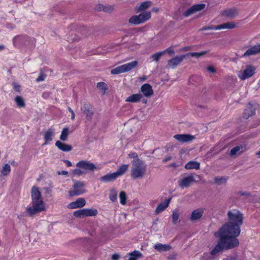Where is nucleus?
Listing matches in <instances>:
<instances>
[{
    "label": "nucleus",
    "mask_w": 260,
    "mask_h": 260,
    "mask_svg": "<svg viewBox=\"0 0 260 260\" xmlns=\"http://www.w3.org/2000/svg\"><path fill=\"white\" fill-rule=\"evenodd\" d=\"M228 222L214 234L219 240L210 252L212 255H216L224 249H232L239 245L237 237L240 233L243 215L238 210L232 209L228 211Z\"/></svg>",
    "instance_id": "nucleus-1"
},
{
    "label": "nucleus",
    "mask_w": 260,
    "mask_h": 260,
    "mask_svg": "<svg viewBox=\"0 0 260 260\" xmlns=\"http://www.w3.org/2000/svg\"><path fill=\"white\" fill-rule=\"evenodd\" d=\"M147 172L146 163L140 159H133L131 169V176L134 179H141L145 176Z\"/></svg>",
    "instance_id": "nucleus-2"
},
{
    "label": "nucleus",
    "mask_w": 260,
    "mask_h": 260,
    "mask_svg": "<svg viewBox=\"0 0 260 260\" xmlns=\"http://www.w3.org/2000/svg\"><path fill=\"white\" fill-rule=\"evenodd\" d=\"M77 169L72 171L75 175L80 176L85 174L88 171H93L96 169L95 165L87 160H81L76 164Z\"/></svg>",
    "instance_id": "nucleus-3"
},
{
    "label": "nucleus",
    "mask_w": 260,
    "mask_h": 260,
    "mask_svg": "<svg viewBox=\"0 0 260 260\" xmlns=\"http://www.w3.org/2000/svg\"><path fill=\"white\" fill-rule=\"evenodd\" d=\"M32 206L27 208V212L30 215H34L37 213L41 212L45 210V204L42 200L32 201Z\"/></svg>",
    "instance_id": "nucleus-4"
},
{
    "label": "nucleus",
    "mask_w": 260,
    "mask_h": 260,
    "mask_svg": "<svg viewBox=\"0 0 260 260\" xmlns=\"http://www.w3.org/2000/svg\"><path fill=\"white\" fill-rule=\"evenodd\" d=\"M86 192L85 183L83 182L74 181V184L69 191L70 197L81 195Z\"/></svg>",
    "instance_id": "nucleus-5"
},
{
    "label": "nucleus",
    "mask_w": 260,
    "mask_h": 260,
    "mask_svg": "<svg viewBox=\"0 0 260 260\" xmlns=\"http://www.w3.org/2000/svg\"><path fill=\"white\" fill-rule=\"evenodd\" d=\"M138 64V62L135 60L112 69L111 73L112 74L116 75L127 72L136 68Z\"/></svg>",
    "instance_id": "nucleus-6"
},
{
    "label": "nucleus",
    "mask_w": 260,
    "mask_h": 260,
    "mask_svg": "<svg viewBox=\"0 0 260 260\" xmlns=\"http://www.w3.org/2000/svg\"><path fill=\"white\" fill-rule=\"evenodd\" d=\"M256 68L252 65H247L243 71H240L238 74V77L242 80H245L252 76L255 73Z\"/></svg>",
    "instance_id": "nucleus-7"
},
{
    "label": "nucleus",
    "mask_w": 260,
    "mask_h": 260,
    "mask_svg": "<svg viewBox=\"0 0 260 260\" xmlns=\"http://www.w3.org/2000/svg\"><path fill=\"white\" fill-rule=\"evenodd\" d=\"M194 181V176L193 175L191 174L182 177L178 181V184L182 189H184L189 187Z\"/></svg>",
    "instance_id": "nucleus-8"
},
{
    "label": "nucleus",
    "mask_w": 260,
    "mask_h": 260,
    "mask_svg": "<svg viewBox=\"0 0 260 260\" xmlns=\"http://www.w3.org/2000/svg\"><path fill=\"white\" fill-rule=\"evenodd\" d=\"M185 58H186L185 54L176 56L168 61L167 67L168 69H174L179 65Z\"/></svg>",
    "instance_id": "nucleus-9"
},
{
    "label": "nucleus",
    "mask_w": 260,
    "mask_h": 260,
    "mask_svg": "<svg viewBox=\"0 0 260 260\" xmlns=\"http://www.w3.org/2000/svg\"><path fill=\"white\" fill-rule=\"evenodd\" d=\"M205 7V5L204 4H200L194 5L188 9L184 13V15L185 17H188L193 14L199 12L203 9H204Z\"/></svg>",
    "instance_id": "nucleus-10"
},
{
    "label": "nucleus",
    "mask_w": 260,
    "mask_h": 260,
    "mask_svg": "<svg viewBox=\"0 0 260 260\" xmlns=\"http://www.w3.org/2000/svg\"><path fill=\"white\" fill-rule=\"evenodd\" d=\"M236 25L234 22H228L217 26H213L212 27H207L205 28V29L219 30L222 29H232L236 27Z\"/></svg>",
    "instance_id": "nucleus-11"
},
{
    "label": "nucleus",
    "mask_w": 260,
    "mask_h": 260,
    "mask_svg": "<svg viewBox=\"0 0 260 260\" xmlns=\"http://www.w3.org/2000/svg\"><path fill=\"white\" fill-rule=\"evenodd\" d=\"M140 91L143 93V96L146 98H150L154 94L152 86L148 83L142 85L140 88Z\"/></svg>",
    "instance_id": "nucleus-12"
},
{
    "label": "nucleus",
    "mask_w": 260,
    "mask_h": 260,
    "mask_svg": "<svg viewBox=\"0 0 260 260\" xmlns=\"http://www.w3.org/2000/svg\"><path fill=\"white\" fill-rule=\"evenodd\" d=\"M55 135V129L53 127L48 129L44 133L45 142L44 145L48 144L52 140Z\"/></svg>",
    "instance_id": "nucleus-13"
},
{
    "label": "nucleus",
    "mask_w": 260,
    "mask_h": 260,
    "mask_svg": "<svg viewBox=\"0 0 260 260\" xmlns=\"http://www.w3.org/2000/svg\"><path fill=\"white\" fill-rule=\"evenodd\" d=\"M81 111L86 115V119L87 121H90L93 115L91 106L87 103H84L81 107Z\"/></svg>",
    "instance_id": "nucleus-14"
},
{
    "label": "nucleus",
    "mask_w": 260,
    "mask_h": 260,
    "mask_svg": "<svg viewBox=\"0 0 260 260\" xmlns=\"http://www.w3.org/2000/svg\"><path fill=\"white\" fill-rule=\"evenodd\" d=\"M86 201L84 198H79L76 201L72 202L68 205V208L70 209L79 208L85 205Z\"/></svg>",
    "instance_id": "nucleus-15"
},
{
    "label": "nucleus",
    "mask_w": 260,
    "mask_h": 260,
    "mask_svg": "<svg viewBox=\"0 0 260 260\" xmlns=\"http://www.w3.org/2000/svg\"><path fill=\"white\" fill-rule=\"evenodd\" d=\"M174 138L181 143L190 142L194 139L193 136L187 134L176 135Z\"/></svg>",
    "instance_id": "nucleus-16"
},
{
    "label": "nucleus",
    "mask_w": 260,
    "mask_h": 260,
    "mask_svg": "<svg viewBox=\"0 0 260 260\" xmlns=\"http://www.w3.org/2000/svg\"><path fill=\"white\" fill-rule=\"evenodd\" d=\"M171 201V199H168L165 200L163 202L158 204L156 208L155 209V212L156 214H158L164 211L169 205Z\"/></svg>",
    "instance_id": "nucleus-17"
},
{
    "label": "nucleus",
    "mask_w": 260,
    "mask_h": 260,
    "mask_svg": "<svg viewBox=\"0 0 260 260\" xmlns=\"http://www.w3.org/2000/svg\"><path fill=\"white\" fill-rule=\"evenodd\" d=\"M204 209L203 208H199L193 210L190 216V220L192 221L199 219L203 216Z\"/></svg>",
    "instance_id": "nucleus-18"
},
{
    "label": "nucleus",
    "mask_w": 260,
    "mask_h": 260,
    "mask_svg": "<svg viewBox=\"0 0 260 260\" xmlns=\"http://www.w3.org/2000/svg\"><path fill=\"white\" fill-rule=\"evenodd\" d=\"M260 52V45H255L248 49L243 55V57L256 54Z\"/></svg>",
    "instance_id": "nucleus-19"
},
{
    "label": "nucleus",
    "mask_w": 260,
    "mask_h": 260,
    "mask_svg": "<svg viewBox=\"0 0 260 260\" xmlns=\"http://www.w3.org/2000/svg\"><path fill=\"white\" fill-rule=\"evenodd\" d=\"M117 176L115 172L109 173L100 178V180L103 182H109L115 180Z\"/></svg>",
    "instance_id": "nucleus-20"
},
{
    "label": "nucleus",
    "mask_w": 260,
    "mask_h": 260,
    "mask_svg": "<svg viewBox=\"0 0 260 260\" xmlns=\"http://www.w3.org/2000/svg\"><path fill=\"white\" fill-rule=\"evenodd\" d=\"M31 196L32 201L42 199L41 192L39 190V188L36 186H33L32 187Z\"/></svg>",
    "instance_id": "nucleus-21"
},
{
    "label": "nucleus",
    "mask_w": 260,
    "mask_h": 260,
    "mask_svg": "<svg viewBox=\"0 0 260 260\" xmlns=\"http://www.w3.org/2000/svg\"><path fill=\"white\" fill-rule=\"evenodd\" d=\"M143 98V95L140 93L133 94L128 96L125 102L129 103H138Z\"/></svg>",
    "instance_id": "nucleus-22"
},
{
    "label": "nucleus",
    "mask_w": 260,
    "mask_h": 260,
    "mask_svg": "<svg viewBox=\"0 0 260 260\" xmlns=\"http://www.w3.org/2000/svg\"><path fill=\"white\" fill-rule=\"evenodd\" d=\"M255 109L251 104H249L243 113V117L245 119H248L250 116L254 114Z\"/></svg>",
    "instance_id": "nucleus-23"
},
{
    "label": "nucleus",
    "mask_w": 260,
    "mask_h": 260,
    "mask_svg": "<svg viewBox=\"0 0 260 260\" xmlns=\"http://www.w3.org/2000/svg\"><path fill=\"white\" fill-rule=\"evenodd\" d=\"M55 146L60 150L63 151H70L72 150L71 146L64 144L59 141H57L55 143Z\"/></svg>",
    "instance_id": "nucleus-24"
},
{
    "label": "nucleus",
    "mask_w": 260,
    "mask_h": 260,
    "mask_svg": "<svg viewBox=\"0 0 260 260\" xmlns=\"http://www.w3.org/2000/svg\"><path fill=\"white\" fill-rule=\"evenodd\" d=\"M154 248L159 252L167 251L171 249L169 245L156 243L154 245Z\"/></svg>",
    "instance_id": "nucleus-25"
},
{
    "label": "nucleus",
    "mask_w": 260,
    "mask_h": 260,
    "mask_svg": "<svg viewBox=\"0 0 260 260\" xmlns=\"http://www.w3.org/2000/svg\"><path fill=\"white\" fill-rule=\"evenodd\" d=\"M244 150V147L241 146H237L231 149L230 152V155L231 156L239 155L242 152H243Z\"/></svg>",
    "instance_id": "nucleus-26"
},
{
    "label": "nucleus",
    "mask_w": 260,
    "mask_h": 260,
    "mask_svg": "<svg viewBox=\"0 0 260 260\" xmlns=\"http://www.w3.org/2000/svg\"><path fill=\"white\" fill-rule=\"evenodd\" d=\"M129 167V165H121L115 173L117 177H119L123 175L127 171Z\"/></svg>",
    "instance_id": "nucleus-27"
},
{
    "label": "nucleus",
    "mask_w": 260,
    "mask_h": 260,
    "mask_svg": "<svg viewBox=\"0 0 260 260\" xmlns=\"http://www.w3.org/2000/svg\"><path fill=\"white\" fill-rule=\"evenodd\" d=\"M185 168L186 169L198 170L200 169V163L194 161H189L185 165Z\"/></svg>",
    "instance_id": "nucleus-28"
},
{
    "label": "nucleus",
    "mask_w": 260,
    "mask_h": 260,
    "mask_svg": "<svg viewBox=\"0 0 260 260\" xmlns=\"http://www.w3.org/2000/svg\"><path fill=\"white\" fill-rule=\"evenodd\" d=\"M142 257V254L139 251L135 250L128 254V260H137Z\"/></svg>",
    "instance_id": "nucleus-29"
},
{
    "label": "nucleus",
    "mask_w": 260,
    "mask_h": 260,
    "mask_svg": "<svg viewBox=\"0 0 260 260\" xmlns=\"http://www.w3.org/2000/svg\"><path fill=\"white\" fill-rule=\"evenodd\" d=\"M25 37L21 36H16L13 39V44L15 46H19L24 43Z\"/></svg>",
    "instance_id": "nucleus-30"
},
{
    "label": "nucleus",
    "mask_w": 260,
    "mask_h": 260,
    "mask_svg": "<svg viewBox=\"0 0 260 260\" xmlns=\"http://www.w3.org/2000/svg\"><path fill=\"white\" fill-rule=\"evenodd\" d=\"M84 216H95L98 214V210L96 209H83Z\"/></svg>",
    "instance_id": "nucleus-31"
},
{
    "label": "nucleus",
    "mask_w": 260,
    "mask_h": 260,
    "mask_svg": "<svg viewBox=\"0 0 260 260\" xmlns=\"http://www.w3.org/2000/svg\"><path fill=\"white\" fill-rule=\"evenodd\" d=\"M141 23L149 20L151 18V13L150 12H145L139 15Z\"/></svg>",
    "instance_id": "nucleus-32"
},
{
    "label": "nucleus",
    "mask_w": 260,
    "mask_h": 260,
    "mask_svg": "<svg viewBox=\"0 0 260 260\" xmlns=\"http://www.w3.org/2000/svg\"><path fill=\"white\" fill-rule=\"evenodd\" d=\"M109 199L112 202L117 201V191L115 188H112L109 191Z\"/></svg>",
    "instance_id": "nucleus-33"
},
{
    "label": "nucleus",
    "mask_w": 260,
    "mask_h": 260,
    "mask_svg": "<svg viewBox=\"0 0 260 260\" xmlns=\"http://www.w3.org/2000/svg\"><path fill=\"white\" fill-rule=\"evenodd\" d=\"M237 14V11L236 9H230L228 10H225L222 15L224 16L228 17H233Z\"/></svg>",
    "instance_id": "nucleus-34"
},
{
    "label": "nucleus",
    "mask_w": 260,
    "mask_h": 260,
    "mask_svg": "<svg viewBox=\"0 0 260 260\" xmlns=\"http://www.w3.org/2000/svg\"><path fill=\"white\" fill-rule=\"evenodd\" d=\"M151 5V3L150 1H146L143 2L141 4V5L137 8V10L138 12H140L143 10H145L150 7Z\"/></svg>",
    "instance_id": "nucleus-35"
},
{
    "label": "nucleus",
    "mask_w": 260,
    "mask_h": 260,
    "mask_svg": "<svg viewBox=\"0 0 260 260\" xmlns=\"http://www.w3.org/2000/svg\"><path fill=\"white\" fill-rule=\"evenodd\" d=\"M208 52V51H202V52H200V53L190 52V53H186L185 55H186V57H195L196 58H199L200 56H203V55L206 54Z\"/></svg>",
    "instance_id": "nucleus-36"
},
{
    "label": "nucleus",
    "mask_w": 260,
    "mask_h": 260,
    "mask_svg": "<svg viewBox=\"0 0 260 260\" xmlns=\"http://www.w3.org/2000/svg\"><path fill=\"white\" fill-rule=\"evenodd\" d=\"M11 168L10 166L7 164H5L2 168L1 173L3 176H7L11 172Z\"/></svg>",
    "instance_id": "nucleus-37"
},
{
    "label": "nucleus",
    "mask_w": 260,
    "mask_h": 260,
    "mask_svg": "<svg viewBox=\"0 0 260 260\" xmlns=\"http://www.w3.org/2000/svg\"><path fill=\"white\" fill-rule=\"evenodd\" d=\"M69 134V130L68 127H64L62 131L60 136V139L61 141H65L67 140L68 136Z\"/></svg>",
    "instance_id": "nucleus-38"
},
{
    "label": "nucleus",
    "mask_w": 260,
    "mask_h": 260,
    "mask_svg": "<svg viewBox=\"0 0 260 260\" xmlns=\"http://www.w3.org/2000/svg\"><path fill=\"white\" fill-rule=\"evenodd\" d=\"M15 101L17 104V105L19 108H23L25 107V102L24 100L22 99V97L17 96L15 98Z\"/></svg>",
    "instance_id": "nucleus-39"
},
{
    "label": "nucleus",
    "mask_w": 260,
    "mask_h": 260,
    "mask_svg": "<svg viewBox=\"0 0 260 260\" xmlns=\"http://www.w3.org/2000/svg\"><path fill=\"white\" fill-rule=\"evenodd\" d=\"M129 22L136 25L141 23L139 15H135L131 17L129 19Z\"/></svg>",
    "instance_id": "nucleus-40"
},
{
    "label": "nucleus",
    "mask_w": 260,
    "mask_h": 260,
    "mask_svg": "<svg viewBox=\"0 0 260 260\" xmlns=\"http://www.w3.org/2000/svg\"><path fill=\"white\" fill-rule=\"evenodd\" d=\"M120 203L122 205H125L126 203V195L124 191H120L119 196Z\"/></svg>",
    "instance_id": "nucleus-41"
},
{
    "label": "nucleus",
    "mask_w": 260,
    "mask_h": 260,
    "mask_svg": "<svg viewBox=\"0 0 260 260\" xmlns=\"http://www.w3.org/2000/svg\"><path fill=\"white\" fill-rule=\"evenodd\" d=\"M97 88L100 90L103 93L108 89L107 85L104 82H99L97 84Z\"/></svg>",
    "instance_id": "nucleus-42"
},
{
    "label": "nucleus",
    "mask_w": 260,
    "mask_h": 260,
    "mask_svg": "<svg viewBox=\"0 0 260 260\" xmlns=\"http://www.w3.org/2000/svg\"><path fill=\"white\" fill-rule=\"evenodd\" d=\"M179 213L176 210L173 211L172 213V222L173 224H176L178 222V220L179 217Z\"/></svg>",
    "instance_id": "nucleus-43"
},
{
    "label": "nucleus",
    "mask_w": 260,
    "mask_h": 260,
    "mask_svg": "<svg viewBox=\"0 0 260 260\" xmlns=\"http://www.w3.org/2000/svg\"><path fill=\"white\" fill-rule=\"evenodd\" d=\"M164 54V52H162V51H160L156 53L152 54L150 56V58H152L153 60L157 61L161 57V56H162Z\"/></svg>",
    "instance_id": "nucleus-44"
},
{
    "label": "nucleus",
    "mask_w": 260,
    "mask_h": 260,
    "mask_svg": "<svg viewBox=\"0 0 260 260\" xmlns=\"http://www.w3.org/2000/svg\"><path fill=\"white\" fill-rule=\"evenodd\" d=\"M226 181V179L223 177H220V178H214V183L218 184V185H221L223 183H225Z\"/></svg>",
    "instance_id": "nucleus-45"
},
{
    "label": "nucleus",
    "mask_w": 260,
    "mask_h": 260,
    "mask_svg": "<svg viewBox=\"0 0 260 260\" xmlns=\"http://www.w3.org/2000/svg\"><path fill=\"white\" fill-rule=\"evenodd\" d=\"M74 215L77 217H81L84 216V210H79L74 212Z\"/></svg>",
    "instance_id": "nucleus-46"
},
{
    "label": "nucleus",
    "mask_w": 260,
    "mask_h": 260,
    "mask_svg": "<svg viewBox=\"0 0 260 260\" xmlns=\"http://www.w3.org/2000/svg\"><path fill=\"white\" fill-rule=\"evenodd\" d=\"M128 157L134 159H139L138 157V154L136 152H131L128 154Z\"/></svg>",
    "instance_id": "nucleus-47"
},
{
    "label": "nucleus",
    "mask_w": 260,
    "mask_h": 260,
    "mask_svg": "<svg viewBox=\"0 0 260 260\" xmlns=\"http://www.w3.org/2000/svg\"><path fill=\"white\" fill-rule=\"evenodd\" d=\"M162 52H164V54L166 53H168L169 54L172 55V54H174L175 52H174V49L172 48L169 47V48L166 49V50H165L164 51H162Z\"/></svg>",
    "instance_id": "nucleus-48"
},
{
    "label": "nucleus",
    "mask_w": 260,
    "mask_h": 260,
    "mask_svg": "<svg viewBox=\"0 0 260 260\" xmlns=\"http://www.w3.org/2000/svg\"><path fill=\"white\" fill-rule=\"evenodd\" d=\"M45 78L46 75L43 73H41L40 76L37 78L36 81L37 82L43 81L45 79Z\"/></svg>",
    "instance_id": "nucleus-49"
},
{
    "label": "nucleus",
    "mask_w": 260,
    "mask_h": 260,
    "mask_svg": "<svg viewBox=\"0 0 260 260\" xmlns=\"http://www.w3.org/2000/svg\"><path fill=\"white\" fill-rule=\"evenodd\" d=\"M190 50H191V47L186 46V47H183V48L180 49L178 51L179 52H186V51H189Z\"/></svg>",
    "instance_id": "nucleus-50"
},
{
    "label": "nucleus",
    "mask_w": 260,
    "mask_h": 260,
    "mask_svg": "<svg viewBox=\"0 0 260 260\" xmlns=\"http://www.w3.org/2000/svg\"><path fill=\"white\" fill-rule=\"evenodd\" d=\"M207 69V71L209 72H210V73H215L216 72L215 69L213 67H212V66H209V67H208Z\"/></svg>",
    "instance_id": "nucleus-51"
},
{
    "label": "nucleus",
    "mask_w": 260,
    "mask_h": 260,
    "mask_svg": "<svg viewBox=\"0 0 260 260\" xmlns=\"http://www.w3.org/2000/svg\"><path fill=\"white\" fill-rule=\"evenodd\" d=\"M120 258V255L117 254H114L112 256V260H118Z\"/></svg>",
    "instance_id": "nucleus-52"
},
{
    "label": "nucleus",
    "mask_w": 260,
    "mask_h": 260,
    "mask_svg": "<svg viewBox=\"0 0 260 260\" xmlns=\"http://www.w3.org/2000/svg\"><path fill=\"white\" fill-rule=\"evenodd\" d=\"M148 78V76H143L142 77H140L139 78V80L141 82H143L145 80H146Z\"/></svg>",
    "instance_id": "nucleus-53"
},
{
    "label": "nucleus",
    "mask_w": 260,
    "mask_h": 260,
    "mask_svg": "<svg viewBox=\"0 0 260 260\" xmlns=\"http://www.w3.org/2000/svg\"><path fill=\"white\" fill-rule=\"evenodd\" d=\"M14 88L15 90H16L17 91H19L20 88V86L19 85L15 84L14 85Z\"/></svg>",
    "instance_id": "nucleus-54"
},
{
    "label": "nucleus",
    "mask_w": 260,
    "mask_h": 260,
    "mask_svg": "<svg viewBox=\"0 0 260 260\" xmlns=\"http://www.w3.org/2000/svg\"><path fill=\"white\" fill-rule=\"evenodd\" d=\"M64 162L66 163L68 167H71L72 166V162L68 160H64Z\"/></svg>",
    "instance_id": "nucleus-55"
},
{
    "label": "nucleus",
    "mask_w": 260,
    "mask_h": 260,
    "mask_svg": "<svg viewBox=\"0 0 260 260\" xmlns=\"http://www.w3.org/2000/svg\"><path fill=\"white\" fill-rule=\"evenodd\" d=\"M68 174V172L66 171H62L61 172H58V174H59V175H66Z\"/></svg>",
    "instance_id": "nucleus-56"
},
{
    "label": "nucleus",
    "mask_w": 260,
    "mask_h": 260,
    "mask_svg": "<svg viewBox=\"0 0 260 260\" xmlns=\"http://www.w3.org/2000/svg\"><path fill=\"white\" fill-rule=\"evenodd\" d=\"M226 260H236V258L234 257H229L226 258Z\"/></svg>",
    "instance_id": "nucleus-57"
},
{
    "label": "nucleus",
    "mask_w": 260,
    "mask_h": 260,
    "mask_svg": "<svg viewBox=\"0 0 260 260\" xmlns=\"http://www.w3.org/2000/svg\"><path fill=\"white\" fill-rule=\"evenodd\" d=\"M171 159V157L170 156L166 158L165 159H164V161L166 162V161L170 160Z\"/></svg>",
    "instance_id": "nucleus-58"
},
{
    "label": "nucleus",
    "mask_w": 260,
    "mask_h": 260,
    "mask_svg": "<svg viewBox=\"0 0 260 260\" xmlns=\"http://www.w3.org/2000/svg\"><path fill=\"white\" fill-rule=\"evenodd\" d=\"M75 115L74 112L72 113L71 114V119H72V120H73L75 119Z\"/></svg>",
    "instance_id": "nucleus-59"
},
{
    "label": "nucleus",
    "mask_w": 260,
    "mask_h": 260,
    "mask_svg": "<svg viewBox=\"0 0 260 260\" xmlns=\"http://www.w3.org/2000/svg\"><path fill=\"white\" fill-rule=\"evenodd\" d=\"M139 48V44H136L135 48H132V49H138Z\"/></svg>",
    "instance_id": "nucleus-60"
},
{
    "label": "nucleus",
    "mask_w": 260,
    "mask_h": 260,
    "mask_svg": "<svg viewBox=\"0 0 260 260\" xmlns=\"http://www.w3.org/2000/svg\"><path fill=\"white\" fill-rule=\"evenodd\" d=\"M68 110L72 114V113L74 112L73 110L70 108L68 107Z\"/></svg>",
    "instance_id": "nucleus-61"
},
{
    "label": "nucleus",
    "mask_w": 260,
    "mask_h": 260,
    "mask_svg": "<svg viewBox=\"0 0 260 260\" xmlns=\"http://www.w3.org/2000/svg\"><path fill=\"white\" fill-rule=\"evenodd\" d=\"M5 48L4 46V45H0V51L2 50L3 49H4Z\"/></svg>",
    "instance_id": "nucleus-62"
},
{
    "label": "nucleus",
    "mask_w": 260,
    "mask_h": 260,
    "mask_svg": "<svg viewBox=\"0 0 260 260\" xmlns=\"http://www.w3.org/2000/svg\"><path fill=\"white\" fill-rule=\"evenodd\" d=\"M256 155L258 157H260V151L256 153Z\"/></svg>",
    "instance_id": "nucleus-63"
},
{
    "label": "nucleus",
    "mask_w": 260,
    "mask_h": 260,
    "mask_svg": "<svg viewBox=\"0 0 260 260\" xmlns=\"http://www.w3.org/2000/svg\"><path fill=\"white\" fill-rule=\"evenodd\" d=\"M152 11H154V12H157V9L156 8H153L152 9Z\"/></svg>",
    "instance_id": "nucleus-64"
}]
</instances>
